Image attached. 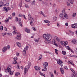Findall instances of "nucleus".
Segmentation results:
<instances>
[{
    "label": "nucleus",
    "instance_id": "1",
    "mask_svg": "<svg viewBox=\"0 0 77 77\" xmlns=\"http://www.w3.org/2000/svg\"><path fill=\"white\" fill-rule=\"evenodd\" d=\"M43 38L45 39L46 41L45 42L46 44H48V41H50L51 39V37L50 35L49 34H45L43 35Z\"/></svg>",
    "mask_w": 77,
    "mask_h": 77
},
{
    "label": "nucleus",
    "instance_id": "2",
    "mask_svg": "<svg viewBox=\"0 0 77 77\" xmlns=\"http://www.w3.org/2000/svg\"><path fill=\"white\" fill-rule=\"evenodd\" d=\"M5 71L6 72H8L9 74L11 75H12L14 73V72L11 71V65H9V66H8L7 69H5Z\"/></svg>",
    "mask_w": 77,
    "mask_h": 77
},
{
    "label": "nucleus",
    "instance_id": "3",
    "mask_svg": "<svg viewBox=\"0 0 77 77\" xmlns=\"http://www.w3.org/2000/svg\"><path fill=\"white\" fill-rule=\"evenodd\" d=\"M31 63L30 62H28V66H25V68L24 69V75L26 74V72L28 71L29 68H30V66H31Z\"/></svg>",
    "mask_w": 77,
    "mask_h": 77
},
{
    "label": "nucleus",
    "instance_id": "4",
    "mask_svg": "<svg viewBox=\"0 0 77 77\" xmlns=\"http://www.w3.org/2000/svg\"><path fill=\"white\" fill-rule=\"evenodd\" d=\"M15 21H19V23L20 24V26H21V27H23V22L21 21V19L20 18H19L18 19V18L17 17H15Z\"/></svg>",
    "mask_w": 77,
    "mask_h": 77
},
{
    "label": "nucleus",
    "instance_id": "5",
    "mask_svg": "<svg viewBox=\"0 0 77 77\" xmlns=\"http://www.w3.org/2000/svg\"><path fill=\"white\" fill-rule=\"evenodd\" d=\"M29 49V46L26 45L25 48H24V50L23 51V54L26 55V51Z\"/></svg>",
    "mask_w": 77,
    "mask_h": 77
},
{
    "label": "nucleus",
    "instance_id": "6",
    "mask_svg": "<svg viewBox=\"0 0 77 77\" xmlns=\"http://www.w3.org/2000/svg\"><path fill=\"white\" fill-rule=\"evenodd\" d=\"M65 11V8H63V9L62 13L60 14L59 18H63V12H64Z\"/></svg>",
    "mask_w": 77,
    "mask_h": 77
},
{
    "label": "nucleus",
    "instance_id": "7",
    "mask_svg": "<svg viewBox=\"0 0 77 77\" xmlns=\"http://www.w3.org/2000/svg\"><path fill=\"white\" fill-rule=\"evenodd\" d=\"M16 38L19 40H20V39H21V34L20 33L18 32L17 33Z\"/></svg>",
    "mask_w": 77,
    "mask_h": 77
},
{
    "label": "nucleus",
    "instance_id": "8",
    "mask_svg": "<svg viewBox=\"0 0 77 77\" xmlns=\"http://www.w3.org/2000/svg\"><path fill=\"white\" fill-rule=\"evenodd\" d=\"M61 44L63 47L64 46H66V45L68 44V42H64L63 41H62L61 42Z\"/></svg>",
    "mask_w": 77,
    "mask_h": 77
},
{
    "label": "nucleus",
    "instance_id": "9",
    "mask_svg": "<svg viewBox=\"0 0 77 77\" xmlns=\"http://www.w3.org/2000/svg\"><path fill=\"white\" fill-rule=\"evenodd\" d=\"M71 27L72 28H73V29H75V28H77V24L75 23L73 24L71 26Z\"/></svg>",
    "mask_w": 77,
    "mask_h": 77
},
{
    "label": "nucleus",
    "instance_id": "10",
    "mask_svg": "<svg viewBox=\"0 0 77 77\" xmlns=\"http://www.w3.org/2000/svg\"><path fill=\"white\" fill-rule=\"evenodd\" d=\"M28 20L29 21L32 20V19H33V18H32V16L30 14H29L28 16Z\"/></svg>",
    "mask_w": 77,
    "mask_h": 77
},
{
    "label": "nucleus",
    "instance_id": "11",
    "mask_svg": "<svg viewBox=\"0 0 77 77\" xmlns=\"http://www.w3.org/2000/svg\"><path fill=\"white\" fill-rule=\"evenodd\" d=\"M64 17L66 19H68V14H66V13L65 12L64 13Z\"/></svg>",
    "mask_w": 77,
    "mask_h": 77
},
{
    "label": "nucleus",
    "instance_id": "12",
    "mask_svg": "<svg viewBox=\"0 0 77 77\" xmlns=\"http://www.w3.org/2000/svg\"><path fill=\"white\" fill-rule=\"evenodd\" d=\"M0 3L2 5H4V6H8L9 5V4L8 3H7L5 5H4V3L2 2H0Z\"/></svg>",
    "mask_w": 77,
    "mask_h": 77
},
{
    "label": "nucleus",
    "instance_id": "13",
    "mask_svg": "<svg viewBox=\"0 0 77 77\" xmlns=\"http://www.w3.org/2000/svg\"><path fill=\"white\" fill-rule=\"evenodd\" d=\"M66 48H67V49L68 50H69L70 51H71L72 53H74V52L73 51H72V50L71 49H70V48H69V46H66Z\"/></svg>",
    "mask_w": 77,
    "mask_h": 77
},
{
    "label": "nucleus",
    "instance_id": "14",
    "mask_svg": "<svg viewBox=\"0 0 77 77\" xmlns=\"http://www.w3.org/2000/svg\"><path fill=\"white\" fill-rule=\"evenodd\" d=\"M54 40L55 41H58V42H60V39H59L58 38V37H57V36H55L54 37Z\"/></svg>",
    "mask_w": 77,
    "mask_h": 77
},
{
    "label": "nucleus",
    "instance_id": "15",
    "mask_svg": "<svg viewBox=\"0 0 77 77\" xmlns=\"http://www.w3.org/2000/svg\"><path fill=\"white\" fill-rule=\"evenodd\" d=\"M34 21V19H32V20L30 21V25L31 26H33V22Z\"/></svg>",
    "mask_w": 77,
    "mask_h": 77
},
{
    "label": "nucleus",
    "instance_id": "16",
    "mask_svg": "<svg viewBox=\"0 0 77 77\" xmlns=\"http://www.w3.org/2000/svg\"><path fill=\"white\" fill-rule=\"evenodd\" d=\"M48 65V63L47 62H45L43 63V66L44 67H47V66Z\"/></svg>",
    "mask_w": 77,
    "mask_h": 77
},
{
    "label": "nucleus",
    "instance_id": "17",
    "mask_svg": "<svg viewBox=\"0 0 77 77\" xmlns=\"http://www.w3.org/2000/svg\"><path fill=\"white\" fill-rule=\"evenodd\" d=\"M57 63H58V64H60V63H63V62H62V60H60L59 59L58 60V61H57Z\"/></svg>",
    "mask_w": 77,
    "mask_h": 77
},
{
    "label": "nucleus",
    "instance_id": "18",
    "mask_svg": "<svg viewBox=\"0 0 77 77\" xmlns=\"http://www.w3.org/2000/svg\"><path fill=\"white\" fill-rule=\"evenodd\" d=\"M7 50V48L6 47H4L2 49V51L3 52H5Z\"/></svg>",
    "mask_w": 77,
    "mask_h": 77
},
{
    "label": "nucleus",
    "instance_id": "19",
    "mask_svg": "<svg viewBox=\"0 0 77 77\" xmlns=\"http://www.w3.org/2000/svg\"><path fill=\"white\" fill-rule=\"evenodd\" d=\"M52 43L53 44L55 45H57V44H56V42L54 39H53L52 40Z\"/></svg>",
    "mask_w": 77,
    "mask_h": 77
},
{
    "label": "nucleus",
    "instance_id": "20",
    "mask_svg": "<svg viewBox=\"0 0 77 77\" xmlns=\"http://www.w3.org/2000/svg\"><path fill=\"white\" fill-rule=\"evenodd\" d=\"M60 69L62 74H64V70H63V69L62 68H60Z\"/></svg>",
    "mask_w": 77,
    "mask_h": 77
},
{
    "label": "nucleus",
    "instance_id": "21",
    "mask_svg": "<svg viewBox=\"0 0 77 77\" xmlns=\"http://www.w3.org/2000/svg\"><path fill=\"white\" fill-rule=\"evenodd\" d=\"M20 74V73L19 72H17L15 74V77H18V75Z\"/></svg>",
    "mask_w": 77,
    "mask_h": 77
},
{
    "label": "nucleus",
    "instance_id": "22",
    "mask_svg": "<svg viewBox=\"0 0 77 77\" xmlns=\"http://www.w3.org/2000/svg\"><path fill=\"white\" fill-rule=\"evenodd\" d=\"M25 31L27 33H30V29L27 28H26Z\"/></svg>",
    "mask_w": 77,
    "mask_h": 77
},
{
    "label": "nucleus",
    "instance_id": "23",
    "mask_svg": "<svg viewBox=\"0 0 77 77\" xmlns=\"http://www.w3.org/2000/svg\"><path fill=\"white\" fill-rule=\"evenodd\" d=\"M68 63H69V64H70V65H73V66H75V65L73 64H72V63H71V62L69 61L68 62Z\"/></svg>",
    "mask_w": 77,
    "mask_h": 77
},
{
    "label": "nucleus",
    "instance_id": "24",
    "mask_svg": "<svg viewBox=\"0 0 77 77\" xmlns=\"http://www.w3.org/2000/svg\"><path fill=\"white\" fill-rule=\"evenodd\" d=\"M36 3V1H35L34 0L33 1H32L31 3V4L32 5H33V6H34V5H35V4Z\"/></svg>",
    "mask_w": 77,
    "mask_h": 77
},
{
    "label": "nucleus",
    "instance_id": "25",
    "mask_svg": "<svg viewBox=\"0 0 77 77\" xmlns=\"http://www.w3.org/2000/svg\"><path fill=\"white\" fill-rule=\"evenodd\" d=\"M17 45L19 47H20L21 46V44L19 42H17Z\"/></svg>",
    "mask_w": 77,
    "mask_h": 77
},
{
    "label": "nucleus",
    "instance_id": "26",
    "mask_svg": "<svg viewBox=\"0 0 77 77\" xmlns=\"http://www.w3.org/2000/svg\"><path fill=\"white\" fill-rule=\"evenodd\" d=\"M50 75L51 76V77H54V75L53 74V72H49Z\"/></svg>",
    "mask_w": 77,
    "mask_h": 77
},
{
    "label": "nucleus",
    "instance_id": "27",
    "mask_svg": "<svg viewBox=\"0 0 77 77\" xmlns=\"http://www.w3.org/2000/svg\"><path fill=\"white\" fill-rule=\"evenodd\" d=\"M34 68L35 70H36V71H39V67L35 66Z\"/></svg>",
    "mask_w": 77,
    "mask_h": 77
},
{
    "label": "nucleus",
    "instance_id": "28",
    "mask_svg": "<svg viewBox=\"0 0 77 77\" xmlns=\"http://www.w3.org/2000/svg\"><path fill=\"white\" fill-rule=\"evenodd\" d=\"M44 23H48L49 24L50 23V21L47 20H44Z\"/></svg>",
    "mask_w": 77,
    "mask_h": 77
},
{
    "label": "nucleus",
    "instance_id": "29",
    "mask_svg": "<svg viewBox=\"0 0 77 77\" xmlns=\"http://www.w3.org/2000/svg\"><path fill=\"white\" fill-rule=\"evenodd\" d=\"M68 1L69 3H70L71 4H73L74 3V0H68Z\"/></svg>",
    "mask_w": 77,
    "mask_h": 77
},
{
    "label": "nucleus",
    "instance_id": "30",
    "mask_svg": "<svg viewBox=\"0 0 77 77\" xmlns=\"http://www.w3.org/2000/svg\"><path fill=\"white\" fill-rule=\"evenodd\" d=\"M47 70V69L46 67H44V69H42V71H46Z\"/></svg>",
    "mask_w": 77,
    "mask_h": 77
},
{
    "label": "nucleus",
    "instance_id": "31",
    "mask_svg": "<svg viewBox=\"0 0 77 77\" xmlns=\"http://www.w3.org/2000/svg\"><path fill=\"white\" fill-rule=\"evenodd\" d=\"M40 14H42V15H43V16H44V17H46V16H45V14H44V12H43L42 11H40L39 12Z\"/></svg>",
    "mask_w": 77,
    "mask_h": 77
},
{
    "label": "nucleus",
    "instance_id": "32",
    "mask_svg": "<svg viewBox=\"0 0 77 77\" xmlns=\"http://www.w3.org/2000/svg\"><path fill=\"white\" fill-rule=\"evenodd\" d=\"M57 19V17H53V20L54 21H56Z\"/></svg>",
    "mask_w": 77,
    "mask_h": 77
},
{
    "label": "nucleus",
    "instance_id": "33",
    "mask_svg": "<svg viewBox=\"0 0 77 77\" xmlns=\"http://www.w3.org/2000/svg\"><path fill=\"white\" fill-rule=\"evenodd\" d=\"M24 6L26 8H29V6L27 4L25 5Z\"/></svg>",
    "mask_w": 77,
    "mask_h": 77
},
{
    "label": "nucleus",
    "instance_id": "34",
    "mask_svg": "<svg viewBox=\"0 0 77 77\" xmlns=\"http://www.w3.org/2000/svg\"><path fill=\"white\" fill-rule=\"evenodd\" d=\"M42 55H40L39 56V60H41V59H42Z\"/></svg>",
    "mask_w": 77,
    "mask_h": 77
},
{
    "label": "nucleus",
    "instance_id": "35",
    "mask_svg": "<svg viewBox=\"0 0 77 77\" xmlns=\"http://www.w3.org/2000/svg\"><path fill=\"white\" fill-rule=\"evenodd\" d=\"M69 32L71 34V35H74V32L71 31V30L69 31Z\"/></svg>",
    "mask_w": 77,
    "mask_h": 77
},
{
    "label": "nucleus",
    "instance_id": "36",
    "mask_svg": "<svg viewBox=\"0 0 77 77\" xmlns=\"http://www.w3.org/2000/svg\"><path fill=\"white\" fill-rule=\"evenodd\" d=\"M12 63V64H16L17 63V61L15 60L13 61Z\"/></svg>",
    "mask_w": 77,
    "mask_h": 77
},
{
    "label": "nucleus",
    "instance_id": "37",
    "mask_svg": "<svg viewBox=\"0 0 77 77\" xmlns=\"http://www.w3.org/2000/svg\"><path fill=\"white\" fill-rule=\"evenodd\" d=\"M72 43H73V44H75L76 43V41H75V40H72Z\"/></svg>",
    "mask_w": 77,
    "mask_h": 77
},
{
    "label": "nucleus",
    "instance_id": "38",
    "mask_svg": "<svg viewBox=\"0 0 77 77\" xmlns=\"http://www.w3.org/2000/svg\"><path fill=\"white\" fill-rule=\"evenodd\" d=\"M40 75H41L42 76H44V77H45V74L42 73H41V72H40Z\"/></svg>",
    "mask_w": 77,
    "mask_h": 77
},
{
    "label": "nucleus",
    "instance_id": "39",
    "mask_svg": "<svg viewBox=\"0 0 77 77\" xmlns=\"http://www.w3.org/2000/svg\"><path fill=\"white\" fill-rule=\"evenodd\" d=\"M3 8L4 9V10H5V11L7 12H8V9H7V8H6L5 7H4Z\"/></svg>",
    "mask_w": 77,
    "mask_h": 77
},
{
    "label": "nucleus",
    "instance_id": "40",
    "mask_svg": "<svg viewBox=\"0 0 77 77\" xmlns=\"http://www.w3.org/2000/svg\"><path fill=\"white\" fill-rule=\"evenodd\" d=\"M76 13H74L72 15V17H75V15H76Z\"/></svg>",
    "mask_w": 77,
    "mask_h": 77
},
{
    "label": "nucleus",
    "instance_id": "41",
    "mask_svg": "<svg viewBox=\"0 0 77 77\" xmlns=\"http://www.w3.org/2000/svg\"><path fill=\"white\" fill-rule=\"evenodd\" d=\"M62 53L63 54H64V55H65L66 54V52L64 51H62Z\"/></svg>",
    "mask_w": 77,
    "mask_h": 77
},
{
    "label": "nucleus",
    "instance_id": "42",
    "mask_svg": "<svg viewBox=\"0 0 77 77\" xmlns=\"http://www.w3.org/2000/svg\"><path fill=\"white\" fill-rule=\"evenodd\" d=\"M19 7H21L22 6V2H20L18 5Z\"/></svg>",
    "mask_w": 77,
    "mask_h": 77
},
{
    "label": "nucleus",
    "instance_id": "43",
    "mask_svg": "<svg viewBox=\"0 0 77 77\" xmlns=\"http://www.w3.org/2000/svg\"><path fill=\"white\" fill-rule=\"evenodd\" d=\"M6 34H7V35H8L9 36H12V33H8V32H6Z\"/></svg>",
    "mask_w": 77,
    "mask_h": 77
},
{
    "label": "nucleus",
    "instance_id": "44",
    "mask_svg": "<svg viewBox=\"0 0 77 77\" xmlns=\"http://www.w3.org/2000/svg\"><path fill=\"white\" fill-rule=\"evenodd\" d=\"M14 60L16 61L17 60L18 58H17V57H15L14 58Z\"/></svg>",
    "mask_w": 77,
    "mask_h": 77
},
{
    "label": "nucleus",
    "instance_id": "45",
    "mask_svg": "<svg viewBox=\"0 0 77 77\" xmlns=\"http://www.w3.org/2000/svg\"><path fill=\"white\" fill-rule=\"evenodd\" d=\"M58 51L57 50V49H55V53L57 54H58V53H57Z\"/></svg>",
    "mask_w": 77,
    "mask_h": 77
},
{
    "label": "nucleus",
    "instance_id": "46",
    "mask_svg": "<svg viewBox=\"0 0 77 77\" xmlns=\"http://www.w3.org/2000/svg\"><path fill=\"white\" fill-rule=\"evenodd\" d=\"M9 19L7 18L5 20V22H6V23L8 22L9 21Z\"/></svg>",
    "mask_w": 77,
    "mask_h": 77
},
{
    "label": "nucleus",
    "instance_id": "47",
    "mask_svg": "<svg viewBox=\"0 0 77 77\" xmlns=\"http://www.w3.org/2000/svg\"><path fill=\"white\" fill-rule=\"evenodd\" d=\"M3 26H0V29L2 31L3 30Z\"/></svg>",
    "mask_w": 77,
    "mask_h": 77
},
{
    "label": "nucleus",
    "instance_id": "48",
    "mask_svg": "<svg viewBox=\"0 0 77 77\" xmlns=\"http://www.w3.org/2000/svg\"><path fill=\"white\" fill-rule=\"evenodd\" d=\"M71 57H75V58H77V56H76L75 55H72L71 56Z\"/></svg>",
    "mask_w": 77,
    "mask_h": 77
},
{
    "label": "nucleus",
    "instance_id": "49",
    "mask_svg": "<svg viewBox=\"0 0 77 77\" xmlns=\"http://www.w3.org/2000/svg\"><path fill=\"white\" fill-rule=\"evenodd\" d=\"M23 17L24 18L25 20H26V16L25 15L23 14Z\"/></svg>",
    "mask_w": 77,
    "mask_h": 77
},
{
    "label": "nucleus",
    "instance_id": "50",
    "mask_svg": "<svg viewBox=\"0 0 77 77\" xmlns=\"http://www.w3.org/2000/svg\"><path fill=\"white\" fill-rule=\"evenodd\" d=\"M6 35V33L3 32L2 33V35L3 36H5Z\"/></svg>",
    "mask_w": 77,
    "mask_h": 77
},
{
    "label": "nucleus",
    "instance_id": "51",
    "mask_svg": "<svg viewBox=\"0 0 77 77\" xmlns=\"http://www.w3.org/2000/svg\"><path fill=\"white\" fill-rule=\"evenodd\" d=\"M66 5L67 6H70V4L69 2H67Z\"/></svg>",
    "mask_w": 77,
    "mask_h": 77
},
{
    "label": "nucleus",
    "instance_id": "52",
    "mask_svg": "<svg viewBox=\"0 0 77 77\" xmlns=\"http://www.w3.org/2000/svg\"><path fill=\"white\" fill-rule=\"evenodd\" d=\"M70 70H71V71L72 72H73V73H75V71H74V70L72 69H70Z\"/></svg>",
    "mask_w": 77,
    "mask_h": 77
},
{
    "label": "nucleus",
    "instance_id": "53",
    "mask_svg": "<svg viewBox=\"0 0 77 77\" xmlns=\"http://www.w3.org/2000/svg\"><path fill=\"white\" fill-rule=\"evenodd\" d=\"M17 56H18L20 54V53H19L17 52L16 54Z\"/></svg>",
    "mask_w": 77,
    "mask_h": 77
},
{
    "label": "nucleus",
    "instance_id": "54",
    "mask_svg": "<svg viewBox=\"0 0 77 77\" xmlns=\"http://www.w3.org/2000/svg\"><path fill=\"white\" fill-rule=\"evenodd\" d=\"M19 17H23V14H20L19 15Z\"/></svg>",
    "mask_w": 77,
    "mask_h": 77
},
{
    "label": "nucleus",
    "instance_id": "55",
    "mask_svg": "<svg viewBox=\"0 0 77 77\" xmlns=\"http://www.w3.org/2000/svg\"><path fill=\"white\" fill-rule=\"evenodd\" d=\"M15 13L14 12L12 14V16H13V17H15Z\"/></svg>",
    "mask_w": 77,
    "mask_h": 77
},
{
    "label": "nucleus",
    "instance_id": "56",
    "mask_svg": "<svg viewBox=\"0 0 77 77\" xmlns=\"http://www.w3.org/2000/svg\"><path fill=\"white\" fill-rule=\"evenodd\" d=\"M13 28L14 30H15V29H16V27L14 26H13Z\"/></svg>",
    "mask_w": 77,
    "mask_h": 77
},
{
    "label": "nucleus",
    "instance_id": "57",
    "mask_svg": "<svg viewBox=\"0 0 77 77\" xmlns=\"http://www.w3.org/2000/svg\"><path fill=\"white\" fill-rule=\"evenodd\" d=\"M44 53H49V52H48V51H44Z\"/></svg>",
    "mask_w": 77,
    "mask_h": 77
},
{
    "label": "nucleus",
    "instance_id": "58",
    "mask_svg": "<svg viewBox=\"0 0 77 77\" xmlns=\"http://www.w3.org/2000/svg\"><path fill=\"white\" fill-rule=\"evenodd\" d=\"M8 49H9L10 48V45H8L7 46Z\"/></svg>",
    "mask_w": 77,
    "mask_h": 77
},
{
    "label": "nucleus",
    "instance_id": "59",
    "mask_svg": "<svg viewBox=\"0 0 77 77\" xmlns=\"http://www.w3.org/2000/svg\"><path fill=\"white\" fill-rule=\"evenodd\" d=\"M31 0H25L26 2H30Z\"/></svg>",
    "mask_w": 77,
    "mask_h": 77
},
{
    "label": "nucleus",
    "instance_id": "60",
    "mask_svg": "<svg viewBox=\"0 0 77 77\" xmlns=\"http://www.w3.org/2000/svg\"><path fill=\"white\" fill-rule=\"evenodd\" d=\"M34 41L35 42H38V40H37V39H35Z\"/></svg>",
    "mask_w": 77,
    "mask_h": 77
},
{
    "label": "nucleus",
    "instance_id": "61",
    "mask_svg": "<svg viewBox=\"0 0 77 77\" xmlns=\"http://www.w3.org/2000/svg\"><path fill=\"white\" fill-rule=\"evenodd\" d=\"M64 68L66 70H68V67H67V66H65L64 67Z\"/></svg>",
    "mask_w": 77,
    "mask_h": 77
},
{
    "label": "nucleus",
    "instance_id": "62",
    "mask_svg": "<svg viewBox=\"0 0 77 77\" xmlns=\"http://www.w3.org/2000/svg\"><path fill=\"white\" fill-rule=\"evenodd\" d=\"M65 25L66 26H68V23H65Z\"/></svg>",
    "mask_w": 77,
    "mask_h": 77
},
{
    "label": "nucleus",
    "instance_id": "63",
    "mask_svg": "<svg viewBox=\"0 0 77 77\" xmlns=\"http://www.w3.org/2000/svg\"><path fill=\"white\" fill-rule=\"evenodd\" d=\"M32 29L34 31H36V29L35 28L32 27Z\"/></svg>",
    "mask_w": 77,
    "mask_h": 77
},
{
    "label": "nucleus",
    "instance_id": "64",
    "mask_svg": "<svg viewBox=\"0 0 77 77\" xmlns=\"http://www.w3.org/2000/svg\"><path fill=\"white\" fill-rule=\"evenodd\" d=\"M75 53L76 54H77V48L76 49Z\"/></svg>",
    "mask_w": 77,
    "mask_h": 77
}]
</instances>
